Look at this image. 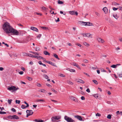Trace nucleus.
<instances>
[{
	"instance_id": "f257e3e1",
	"label": "nucleus",
	"mask_w": 122,
	"mask_h": 122,
	"mask_svg": "<svg viewBox=\"0 0 122 122\" xmlns=\"http://www.w3.org/2000/svg\"><path fill=\"white\" fill-rule=\"evenodd\" d=\"M12 27L9 23L6 22L3 25L2 28L6 33L9 34Z\"/></svg>"
},
{
	"instance_id": "f03ea898",
	"label": "nucleus",
	"mask_w": 122,
	"mask_h": 122,
	"mask_svg": "<svg viewBox=\"0 0 122 122\" xmlns=\"http://www.w3.org/2000/svg\"><path fill=\"white\" fill-rule=\"evenodd\" d=\"M11 33L14 35L18 36L19 35V32L16 30L14 29L13 27L9 32V33Z\"/></svg>"
},
{
	"instance_id": "7ed1b4c3",
	"label": "nucleus",
	"mask_w": 122,
	"mask_h": 122,
	"mask_svg": "<svg viewBox=\"0 0 122 122\" xmlns=\"http://www.w3.org/2000/svg\"><path fill=\"white\" fill-rule=\"evenodd\" d=\"M64 119L67 122H75L74 120L71 118L65 116L64 117Z\"/></svg>"
},
{
	"instance_id": "20e7f679",
	"label": "nucleus",
	"mask_w": 122,
	"mask_h": 122,
	"mask_svg": "<svg viewBox=\"0 0 122 122\" xmlns=\"http://www.w3.org/2000/svg\"><path fill=\"white\" fill-rule=\"evenodd\" d=\"M19 89V88H17L15 86H12L7 88V89L8 90L10 91H12V92H13L15 91H16Z\"/></svg>"
},
{
	"instance_id": "39448f33",
	"label": "nucleus",
	"mask_w": 122,
	"mask_h": 122,
	"mask_svg": "<svg viewBox=\"0 0 122 122\" xmlns=\"http://www.w3.org/2000/svg\"><path fill=\"white\" fill-rule=\"evenodd\" d=\"M9 119H19V117L16 115H14L12 116H9L8 117Z\"/></svg>"
},
{
	"instance_id": "423d86ee",
	"label": "nucleus",
	"mask_w": 122,
	"mask_h": 122,
	"mask_svg": "<svg viewBox=\"0 0 122 122\" xmlns=\"http://www.w3.org/2000/svg\"><path fill=\"white\" fill-rule=\"evenodd\" d=\"M81 34L82 35L84 36H86L88 37L92 38V36H91V35L89 33H82Z\"/></svg>"
},
{
	"instance_id": "0eeeda50",
	"label": "nucleus",
	"mask_w": 122,
	"mask_h": 122,
	"mask_svg": "<svg viewBox=\"0 0 122 122\" xmlns=\"http://www.w3.org/2000/svg\"><path fill=\"white\" fill-rule=\"evenodd\" d=\"M61 118V117L60 116H57L55 117H52L51 119L52 121L53 122H55V121L56 119L59 120Z\"/></svg>"
},
{
	"instance_id": "6e6552de",
	"label": "nucleus",
	"mask_w": 122,
	"mask_h": 122,
	"mask_svg": "<svg viewBox=\"0 0 122 122\" xmlns=\"http://www.w3.org/2000/svg\"><path fill=\"white\" fill-rule=\"evenodd\" d=\"M69 13L71 15H78V13L77 12L75 11H70L69 12Z\"/></svg>"
},
{
	"instance_id": "1a4fd4ad",
	"label": "nucleus",
	"mask_w": 122,
	"mask_h": 122,
	"mask_svg": "<svg viewBox=\"0 0 122 122\" xmlns=\"http://www.w3.org/2000/svg\"><path fill=\"white\" fill-rule=\"evenodd\" d=\"M74 117L75 118H77L79 121H82V118L79 115H76L74 116Z\"/></svg>"
},
{
	"instance_id": "9d476101",
	"label": "nucleus",
	"mask_w": 122,
	"mask_h": 122,
	"mask_svg": "<svg viewBox=\"0 0 122 122\" xmlns=\"http://www.w3.org/2000/svg\"><path fill=\"white\" fill-rule=\"evenodd\" d=\"M76 81L77 82L81 83L82 84H83L85 83L84 81L83 80L80 79H76Z\"/></svg>"
},
{
	"instance_id": "9b49d317",
	"label": "nucleus",
	"mask_w": 122,
	"mask_h": 122,
	"mask_svg": "<svg viewBox=\"0 0 122 122\" xmlns=\"http://www.w3.org/2000/svg\"><path fill=\"white\" fill-rule=\"evenodd\" d=\"M46 62L47 63L51 64V65H52L53 66H56L55 63H52L51 61H46Z\"/></svg>"
},
{
	"instance_id": "f8f14e48",
	"label": "nucleus",
	"mask_w": 122,
	"mask_h": 122,
	"mask_svg": "<svg viewBox=\"0 0 122 122\" xmlns=\"http://www.w3.org/2000/svg\"><path fill=\"white\" fill-rule=\"evenodd\" d=\"M71 99L73 101L76 102H78V101L77 99L75 97H71Z\"/></svg>"
},
{
	"instance_id": "ddd939ff",
	"label": "nucleus",
	"mask_w": 122,
	"mask_h": 122,
	"mask_svg": "<svg viewBox=\"0 0 122 122\" xmlns=\"http://www.w3.org/2000/svg\"><path fill=\"white\" fill-rule=\"evenodd\" d=\"M26 112L30 114V115H32L33 113V112L32 110H27L26 111Z\"/></svg>"
},
{
	"instance_id": "4468645a",
	"label": "nucleus",
	"mask_w": 122,
	"mask_h": 122,
	"mask_svg": "<svg viewBox=\"0 0 122 122\" xmlns=\"http://www.w3.org/2000/svg\"><path fill=\"white\" fill-rule=\"evenodd\" d=\"M30 29L36 32L38 31V30L37 28L34 27H31Z\"/></svg>"
},
{
	"instance_id": "2eb2a0df",
	"label": "nucleus",
	"mask_w": 122,
	"mask_h": 122,
	"mask_svg": "<svg viewBox=\"0 0 122 122\" xmlns=\"http://www.w3.org/2000/svg\"><path fill=\"white\" fill-rule=\"evenodd\" d=\"M97 40L98 41L100 42L103 43L104 42V40L100 38H98L97 39Z\"/></svg>"
},
{
	"instance_id": "dca6fc26",
	"label": "nucleus",
	"mask_w": 122,
	"mask_h": 122,
	"mask_svg": "<svg viewBox=\"0 0 122 122\" xmlns=\"http://www.w3.org/2000/svg\"><path fill=\"white\" fill-rule=\"evenodd\" d=\"M66 82L67 83L70 85H73V83L70 80H68L66 81Z\"/></svg>"
},
{
	"instance_id": "f3484780",
	"label": "nucleus",
	"mask_w": 122,
	"mask_h": 122,
	"mask_svg": "<svg viewBox=\"0 0 122 122\" xmlns=\"http://www.w3.org/2000/svg\"><path fill=\"white\" fill-rule=\"evenodd\" d=\"M80 23L82 25H87L88 23L87 22H84V21H81Z\"/></svg>"
},
{
	"instance_id": "a211bd4d",
	"label": "nucleus",
	"mask_w": 122,
	"mask_h": 122,
	"mask_svg": "<svg viewBox=\"0 0 122 122\" xmlns=\"http://www.w3.org/2000/svg\"><path fill=\"white\" fill-rule=\"evenodd\" d=\"M103 11L106 14L107 13V8L105 7H104L103 9Z\"/></svg>"
},
{
	"instance_id": "6ab92c4d",
	"label": "nucleus",
	"mask_w": 122,
	"mask_h": 122,
	"mask_svg": "<svg viewBox=\"0 0 122 122\" xmlns=\"http://www.w3.org/2000/svg\"><path fill=\"white\" fill-rule=\"evenodd\" d=\"M34 121L36 122H43L44 121L43 120H38L37 119H35Z\"/></svg>"
},
{
	"instance_id": "aec40b11",
	"label": "nucleus",
	"mask_w": 122,
	"mask_h": 122,
	"mask_svg": "<svg viewBox=\"0 0 122 122\" xmlns=\"http://www.w3.org/2000/svg\"><path fill=\"white\" fill-rule=\"evenodd\" d=\"M113 16L117 20V19L119 17L116 14H113Z\"/></svg>"
},
{
	"instance_id": "412c9836",
	"label": "nucleus",
	"mask_w": 122,
	"mask_h": 122,
	"mask_svg": "<svg viewBox=\"0 0 122 122\" xmlns=\"http://www.w3.org/2000/svg\"><path fill=\"white\" fill-rule=\"evenodd\" d=\"M57 3L58 4H64V2L63 1H61L60 0H58Z\"/></svg>"
},
{
	"instance_id": "4be33fe9",
	"label": "nucleus",
	"mask_w": 122,
	"mask_h": 122,
	"mask_svg": "<svg viewBox=\"0 0 122 122\" xmlns=\"http://www.w3.org/2000/svg\"><path fill=\"white\" fill-rule=\"evenodd\" d=\"M43 77L46 79H48L49 78V77L46 74H44L43 75Z\"/></svg>"
},
{
	"instance_id": "5701e85b",
	"label": "nucleus",
	"mask_w": 122,
	"mask_h": 122,
	"mask_svg": "<svg viewBox=\"0 0 122 122\" xmlns=\"http://www.w3.org/2000/svg\"><path fill=\"white\" fill-rule=\"evenodd\" d=\"M44 53V54L46 55H48L49 56L50 55V54L46 51H45Z\"/></svg>"
},
{
	"instance_id": "b1692460",
	"label": "nucleus",
	"mask_w": 122,
	"mask_h": 122,
	"mask_svg": "<svg viewBox=\"0 0 122 122\" xmlns=\"http://www.w3.org/2000/svg\"><path fill=\"white\" fill-rule=\"evenodd\" d=\"M39 92H43V93H46V91L44 89H42L40 90H39Z\"/></svg>"
},
{
	"instance_id": "393cba45",
	"label": "nucleus",
	"mask_w": 122,
	"mask_h": 122,
	"mask_svg": "<svg viewBox=\"0 0 122 122\" xmlns=\"http://www.w3.org/2000/svg\"><path fill=\"white\" fill-rule=\"evenodd\" d=\"M40 101L44 102H45V101L43 99H37L36 100V102H40Z\"/></svg>"
},
{
	"instance_id": "a878e982",
	"label": "nucleus",
	"mask_w": 122,
	"mask_h": 122,
	"mask_svg": "<svg viewBox=\"0 0 122 122\" xmlns=\"http://www.w3.org/2000/svg\"><path fill=\"white\" fill-rule=\"evenodd\" d=\"M94 97L96 98H97L99 97V94H97L94 95Z\"/></svg>"
},
{
	"instance_id": "bb28decb",
	"label": "nucleus",
	"mask_w": 122,
	"mask_h": 122,
	"mask_svg": "<svg viewBox=\"0 0 122 122\" xmlns=\"http://www.w3.org/2000/svg\"><path fill=\"white\" fill-rule=\"evenodd\" d=\"M84 45L87 46H90V45L86 42H85L84 43Z\"/></svg>"
},
{
	"instance_id": "cd10ccee",
	"label": "nucleus",
	"mask_w": 122,
	"mask_h": 122,
	"mask_svg": "<svg viewBox=\"0 0 122 122\" xmlns=\"http://www.w3.org/2000/svg\"><path fill=\"white\" fill-rule=\"evenodd\" d=\"M12 101V99H8L7 100L8 103L10 105L11 104V102Z\"/></svg>"
},
{
	"instance_id": "c85d7f7f",
	"label": "nucleus",
	"mask_w": 122,
	"mask_h": 122,
	"mask_svg": "<svg viewBox=\"0 0 122 122\" xmlns=\"http://www.w3.org/2000/svg\"><path fill=\"white\" fill-rule=\"evenodd\" d=\"M54 56L58 60H59L60 58L58 57V56L56 54H55L54 55Z\"/></svg>"
},
{
	"instance_id": "c756f323",
	"label": "nucleus",
	"mask_w": 122,
	"mask_h": 122,
	"mask_svg": "<svg viewBox=\"0 0 122 122\" xmlns=\"http://www.w3.org/2000/svg\"><path fill=\"white\" fill-rule=\"evenodd\" d=\"M93 82L96 85L98 84V82L96 80H92Z\"/></svg>"
},
{
	"instance_id": "7c9ffc66",
	"label": "nucleus",
	"mask_w": 122,
	"mask_h": 122,
	"mask_svg": "<svg viewBox=\"0 0 122 122\" xmlns=\"http://www.w3.org/2000/svg\"><path fill=\"white\" fill-rule=\"evenodd\" d=\"M83 61V62L85 63H88V60L85 59H84Z\"/></svg>"
},
{
	"instance_id": "2f4dec72",
	"label": "nucleus",
	"mask_w": 122,
	"mask_h": 122,
	"mask_svg": "<svg viewBox=\"0 0 122 122\" xmlns=\"http://www.w3.org/2000/svg\"><path fill=\"white\" fill-rule=\"evenodd\" d=\"M26 106H25L24 105H22L21 106V108L23 109H24L27 107Z\"/></svg>"
},
{
	"instance_id": "473e14b6",
	"label": "nucleus",
	"mask_w": 122,
	"mask_h": 122,
	"mask_svg": "<svg viewBox=\"0 0 122 122\" xmlns=\"http://www.w3.org/2000/svg\"><path fill=\"white\" fill-rule=\"evenodd\" d=\"M70 72H75V70L72 69H70L69 70Z\"/></svg>"
},
{
	"instance_id": "72a5a7b5",
	"label": "nucleus",
	"mask_w": 122,
	"mask_h": 122,
	"mask_svg": "<svg viewBox=\"0 0 122 122\" xmlns=\"http://www.w3.org/2000/svg\"><path fill=\"white\" fill-rule=\"evenodd\" d=\"M111 67L113 68H116L117 67V65H112Z\"/></svg>"
},
{
	"instance_id": "f704fd0d",
	"label": "nucleus",
	"mask_w": 122,
	"mask_h": 122,
	"mask_svg": "<svg viewBox=\"0 0 122 122\" xmlns=\"http://www.w3.org/2000/svg\"><path fill=\"white\" fill-rule=\"evenodd\" d=\"M111 116L110 114L108 115L107 116V117L109 119H111Z\"/></svg>"
},
{
	"instance_id": "c9c22d12",
	"label": "nucleus",
	"mask_w": 122,
	"mask_h": 122,
	"mask_svg": "<svg viewBox=\"0 0 122 122\" xmlns=\"http://www.w3.org/2000/svg\"><path fill=\"white\" fill-rule=\"evenodd\" d=\"M36 51H38L40 50V48L39 47H37L36 48Z\"/></svg>"
},
{
	"instance_id": "e433bc0d",
	"label": "nucleus",
	"mask_w": 122,
	"mask_h": 122,
	"mask_svg": "<svg viewBox=\"0 0 122 122\" xmlns=\"http://www.w3.org/2000/svg\"><path fill=\"white\" fill-rule=\"evenodd\" d=\"M15 102L16 103H18V104H20V100H16Z\"/></svg>"
},
{
	"instance_id": "4c0bfd02",
	"label": "nucleus",
	"mask_w": 122,
	"mask_h": 122,
	"mask_svg": "<svg viewBox=\"0 0 122 122\" xmlns=\"http://www.w3.org/2000/svg\"><path fill=\"white\" fill-rule=\"evenodd\" d=\"M41 28L43 29L44 30H46L48 29V28L44 26H42Z\"/></svg>"
},
{
	"instance_id": "58836bf2",
	"label": "nucleus",
	"mask_w": 122,
	"mask_h": 122,
	"mask_svg": "<svg viewBox=\"0 0 122 122\" xmlns=\"http://www.w3.org/2000/svg\"><path fill=\"white\" fill-rule=\"evenodd\" d=\"M27 78L30 81H31L32 80V78L30 77H27Z\"/></svg>"
},
{
	"instance_id": "ea45409f",
	"label": "nucleus",
	"mask_w": 122,
	"mask_h": 122,
	"mask_svg": "<svg viewBox=\"0 0 122 122\" xmlns=\"http://www.w3.org/2000/svg\"><path fill=\"white\" fill-rule=\"evenodd\" d=\"M26 54L27 56L31 57L32 54L29 53Z\"/></svg>"
},
{
	"instance_id": "a19ab883",
	"label": "nucleus",
	"mask_w": 122,
	"mask_h": 122,
	"mask_svg": "<svg viewBox=\"0 0 122 122\" xmlns=\"http://www.w3.org/2000/svg\"><path fill=\"white\" fill-rule=\"evenodd\" d=\"M118 76L120 77H122V72L121 73L119 74Z\"/></svg>"
},
{
	"instance_id": "79ce46f5",
	"label": "nucleus",
	"mask_w": 122,
	"mask_h": 122,
	"mask_svg": "<svg viewBox=\"0 0 122 122\" xmlns=\"http://www.w3.org/2000/svg\"><path fill=\"white\" fill-rule=\"evenodd\" d=\"M24 103L26 104V106L27 107H28L29 106V105L28 103H27L25 101L24 102Z\"/></svg>"
},
{
	"instance_id": "37998d69",
	"label": "nucleus",
	"mask_w": 122,
	"mask_h": 122,
	"mask_svg": "<svg viewBox=\"0 0 122 122\" xmlns=\"http://www.w3.org/2000/svg\"><path fill=\"white\" fill-rule=\"evenodd\" d=\"M6 113V112H4L0 111V114H4Z\"/></svg>"
},
{
	"instance_id": "c03bdc74",
	"label": "nucleus",
	"mask_w": 122,
	"mask_h": 122,
	"mask_svg": "<svg viewBox=\"0 0 122 122\" xmlns=\"http://www.w3.org/2000/svg\"><path fill=\"white\" fill-rule=\"evenodd\" d=\"M51 90L53 92L55 93H56L57 92L56 91L55 89H51Z\"/></svg>"
},
{
	"instance_id": "a18cd8bd",
	"label": "nucleus",
	"mask_w": 122,
	"mask_h": 122,
	"mask_svg": "<svg viewBox=\"0 0 122 122\" xmlns=\"http://www.w3.org/2000/svg\"><path fill=\"white\" fill-rule=\"evenodd\" d=\"M95 14L96 15L98 16H100V14L98 12H96Z\"/></svg>"
},
{
	"instance_id": "49530a36",
	"label": "nucleus",
	"mask_w": 122,
	"mask_h": 122,
	"mask_svg": "<svg viewBox=\"0 0 122 122\" xmlns=\"http://www.w3.org/2000/svg\"><path fill=\"white\" fill-rule=\"evenodd\" d=\"M120 48L118 47L117 48H116L115 49L117 51L118 50H120Z\"/></svg>"
},
{
	"instance_id": "de8ad7c7",
	"label": "nucleus",
	"mask_w": 122,
	"mask_h": 122,
	"mask_svg": "<svg viewBox=\"0 0 122 122\" xmlns=\"http://www.w3.org/2000/svg\"><path fill=\"white\" fill-rule=\"evenodd\" d=\"M38 57L37 58V59H38L40 60L41 59H42V57L41 56H38Z\"/></svg>"
},
{
	"instance_id": "09e8293b",
	"label": "nucleus",
	"mask_w": 122,
	"mask_h": 122,
	"mask_svg": "<svg viewBox=\"0 0 122 122\" xmlns=\"http://www.w3.org/2000/svg\"><path fill=\"white\" fill-rule=\"evenodd\" d=\"M50 12H51V14H54L55 15V14H56V13L54 14V11H52V10H51L50 11Z\"/></svg>"
},
{
	"instance_id": "8fccbe9b",
	"label": "nucleus",
	"mask_w": 122,
	"mask_h": 122,
	"mask_svg": "<svg viewBox=\"0 0 122 122\" xmlns=\"http://www.w3.org/2000/svg\"><path fill=\"white\" fill-rule=\"evenodd\" d=\"M76 44L77 45V46H79L80 47H81L82 46L81 44L79 43H77Z\"/></svg>"
},
{
	"instance_id": "3c124183",
	"label": "nucleus",
	"mask_w": 122,
	"mask_h": 122,
	"mask_svg": "<svg viewBox=\"0 0 122 122\" xmlns=\"http://www.w3.org/2000/svg\"><path fill=\"white\" fill-rule=\"evenodd\" d=\"M118 9V8H116L115 7H113V10L114 11L117 10Z\"/></svg>"
},
{
	"instance_id": "603ef678",
	"label": "nucleus",
	"mask_w": 122,
	"mask_h": 122,
	"mask_svg": "<svg viewBox=\"0 0 122 122\" xmlns=\"http://www.w3.org/2000/svg\"><path fill=\"white\" fill-rule=\"evenodd\" d=\"M101 114L98 113H97L96 114V115L97 116H98L99 117L101 116Z\"/></svg>"
},
{
	"instance_id": "864d4df0",
	"label": "nucleus",
	"mask_w": 122,
	"mask_h": 122,
	"mask_svg": "<svg viewBox=\"0 0 122 122\" xmlns=\"http://www.w3.org/2000/svg\"><path fill=\"white\" fill-rule=\"evenodd\" d=\"M11 111L14 112H15L16 111L15 109L13 108L11 109Z\"/></svg>"
},
{
	"instance_id": "5fc2aeb1",
	"label": "nucleus",
	"mask_w": 122,
	"mask_h": 122,
	"mask_svg": "<svg viewBox=\"0 0 122 122\" xmlns=\"http://www.w3.org/2000/svg\"><path fill=\"white\" fill-rule=\"evenodd\" d=\"M41 9L43 10H46V7H44V6H43L42 7H41Z\"/></svg>"
},
{
	"instance_id": "6e6d98bb",
	"label": "nucleus",
	"mask_w": 122,
	"mask_h": 122,
	"mask_svg": "<svg viewBox=\"0 0 122 122\" xmlns=\"http://www.w3.org/2000/svg\"><path fill=\"white\" fill-rule=\"evenodd\" d=\"M86 91L88 92V93H89L90 92V90L89 88H87L86 90Z\"/></svg>"
},
{
	"instance_id": "4d7b16f0",
	"label": "nucleus",
	"mask_w": 122,
	"mask_h": 122,
	"mask_svg": "<svg viewBox=\"0 0 122 122\" xmlns=\"http://www.w3.org/2000/svg\"><path fill=\"white\" fill-rule=\"evenodd\" d=\"M81 99L82 100H84L85 99V97L84 96H82L81 97Z\"/></svg>"
},
{
	"instance_id": "13d9d810",
	"label": "nucleus",
	"mask_w": 122,
	"mask_h": 122,
	"mask_svg": "<svg viewBox=\"0 0 122 122\" xmlns=\"http://www.w3.org/2000/svg\"><path fill=\"white\" fill-rule=\"evenodd\" d=\"M71 64L74 66H76V65L77 64L75 63H73Z\"/></svg>"
},
{
	"instance_id": "bf43d9fd",
	"label": "nucleus",
	"mask_w": 122,
	"mask_h": 122,
	"mask_svg": "<svg viewBox=\"0 0 122 122\" xmlns=\"http://www.w3.org/2000/svg\"><path fill=\"white\" fill-rule=\"evenodd\" d=\"M60 13L61 14H63L64 15H66L65 13H63V12L62 11H60Z\"/></svg>"
},
{
	"instance_id": "052dcab7",
	"label": "nucleus",
	"mask_w": 122,
	"mask_h": 122,
	"mask_svg": "<svg viewBox=\"0 0 122 122\" xmlns=\"http://www.w3.org/2000/svg\"><path fill=\"white\" fill-rule=\"evenodd\" d=\"M24 72L23 71H20L19 72V73L20 75H22L23 74Z\"/></svg>"
},
{
	"instance_id": "680f3d73",
	"label": "nucleus",
	"mask_w": 122,
	"mask_h": 122,
	"mask_svg": "<svg viewBox=\"0 0 122 122\" xmlns=\"http://www.w3.org/2000/svg\"><path fill=\"white\" fill-rule=\"evenodd\" d=\"M76 67L80 69H81V68L77 64L76 65Z\"/></svg>"
},
{
	"instance_id": "e2e57ef3",
	"label": "nucleus",
	"mask_w": 122,
	"mask_h": 122,
	"mask_svg": "<svg viewBox=\"0 0 122 122\" xmlns=\"http://www.w3.org/2000/svg\"><path fill=\"white\" fill-rule=\"evenodd\" d=\"M41 71L43 72H45L46 73H47V71H46L45 70H41Z\"/></svg>"
},
{
	"instance_id": "0e129e2a",
	"label": "nucleus",
	"mask_w": 122,
	"mask_h": 122,
	"mask_svg": "<svg viewBox=\"0 0 122 122\" xmlns=\"http://www.w3.org/2000/svg\"><path fill=\"white\" fill-rule=\"evenodd\" d=\"M41 34H39L37 36V37L38 38H40V37H41Z\"/></svg>"
},
{
	"instance_id": "69168bd1",
	"label": "nucleus",
	"mask_w": 122,
	"mask_h": 122,
	"mask_svg": "<svg viewBox=\"0 0 122 122\" xmlns=\"http://www.w3.org/2000/svg\"><path fill=\"white\" fill-rule=\"evenodd\" d=\"M106 69H107V70H108V71L109 72V73H110L111 72V71L109 70V68L108 67H106Z\"/></svg>"
},
{
	"instance_id": "338daca9",
	"label": "nucleus",
	"mask_w": 122,
	"mask_h": 122,
	"mask_svg": "<svg viewBox=\"0 0 122 122\" xmlns=\"http://www.w3.org/2000/svg\"><path fill=\"white\" fill-rule=\"evenodd\" d=\"M39 63V64L40 65H42V64H43V63H42L41 61H39L38 62Z\"/></svg>"
},
{
	"instance_id": "774afa93",
	"label": "nucleus",
	"mask_w": 122,
	"mask_h": 122,
	"mask_svg": "<svg viewBox=\"0 0 122 122\" xmlns=\"http://www.w3.org/2000/svg\"><path fill=\"white\" fill-rule=\"evenodd\" d=\"M37 86H41V85L40 83H38L37 84Z\"/></svg>"
}]
</instances>
